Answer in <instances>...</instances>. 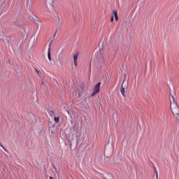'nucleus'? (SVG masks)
<instances>
[{
	"label": "nucleus",
	"instance_id": "nucleus-1",
	"mask_svg": "<svg viewBox=\"0 0 179 179\" xmlns=\"http://www.w3.org/2000/svg\"><path fill=\"white\" fill-rule=\"evenodd\" d=\"M171 96L172 99V101L171 99V110L174 115H176V118L177 120H176V122H177V124H179V106L176 102V99H174V96L171 94Z\"/></svg>",
	"mask_w": 179,
	"mask_h": 179
},
{
	"label": "nucleus",
	"instance_id": "nucleus-2",
	"mask_svg": "<svg viewBox=\"0 0 179 179\" xmlns=\"http://www.w3.org/2000/svg\"><path fill=\"white\" fill-rule=\"evenodd\" d=\"M101 85V83H96V85L94 86V88H93V92L92 94V96H95L96 94L100 92Z\"/></svg>",
	"mask_w": 179,
	"mask_h": 179
},
{
	"label": "nucleus",
	"instance_id": "nucleus-3",
	"mask_svg": "<svg viewBox=\"0 0 179 179\" xmlns=\"http://www.w3.org/2000/svg\"><path fill=\"white\" fill-rule=\"evenodd\" d=\"M78 53L73 55V64H75V66H78Z\"/></svg>",
	"mask_w": 179,
	"mask_h": 179
},
{
	"label": "nucleus",
	"instance_id": "nucleus-4",
	"mask_svg": "<svg viewBox=\"0 0 179 179\" xmlns=\"http://www.w3.org/2000/svg\"><path fill=\"white\" fill-rule=\"evenodd\" d=\"M124 81H123L122 83L120 91H121L122 96H125V87H124Z\"/></svg>",
	"mask_w": 179,
	"mask_h": 179
},
{
	"label": "nucleus",
	"instance_id": "nucleus-5",
	"mask_svg": "<svg viewBox=\"0 0 179 179\" xmlns=\"http://www.w3.org/2000/svg\"><path fill=\"white\" fill-rule=\"evenodd\" d=\"M50 50H51V48H49V49H48V59H49V61H51V52H50Z\"/></svg>",
	"mask_w": 179,
	"mask_h": 179
},
{
	"label": "nucleus",
	"instance_id": "nucleus-6",
	"mask_svg": "<svg viewBox=\"0 0 179 179\" xmlns=\"http://www.w3.org/2000/svg\"><path fill=\"white\" fill-rule=\"evenodd\" d=\"M67 140H69V141L71 143V141H73V134H72L71 136H69V138H67Z\"/></svg>",
	"mask_w": 179,
	"mask_h": 179
},
{
	"label": "nucleus",
	"instance_id": "nucleus-7",
	"mask_svg": "<svg viewBox=\"0 0 179 179\" xmlns=\"http://www.w3.org/2000/svg\"><path fill=\"white\" fill-rule=\"evenodd\" d=\"M154 171H155V176H157V179H158V171L156 166H154Z\"/></svg>",
	"mask_w": 179,
	"mask_h": 179
},
{
	"label": "nucleus",
	"instance_id": "nucleus-8",
	"mask_svg": "<svg viewBox=\"0 0 179 179\" xmlns=\"http://www.w3.org/2000/svg\"><path fill=\"white\" fill-rule=\"evenodd\" d=\"M114 17L118 16L117 10H113V15Z\"/></svg>",
	"mask_w": 179,
	"mask_h": 179
},
{
	"label": "nucleus",
	"instance_id": "nucleus-9",
	"mask_svg": "<svg viewBox=\"0 0 179 179\" xmlns=\"http://www.w3.org/2000/svg\"><path fill=\"white\" fill-rule=\"evenodd\" d=\"M48 114L50 115V117H54L55 116V113L52 110H49Z\"/></svg>",
	"mask_w": 179,
	"mask_h": 179
},
{
	"label": "nucleus",
	"instance_id": "nucleus-10",
	"mask_svg": "<svg viewBox=\"0 0 179 179\" xmlns=\"http://www.w3.org/2000/svg\"><path fill=\"white\" fill-rule=\"evenodd\" d=\"M55 122H56V124H58L59 122V117H55Z\"/></svg>",
	"mask_w": 179,
	"mask_h": 179
},
{
	"label": "nucleus",
	"instance_id": "nucleus-11",
	"mask_svg": "<svg viewBox=\"0 0 179 179\" xmlns=\"http://www.w3.org/2000/svg\"><path fill=\"white\" fill-rule=\"evenodd\" d=\"M0 147L2 148L4 151L7 152L5 147H3L1 143H0Z\"/></svg>",
	"mask_w": 179,
	"mask_h": 179
},
{
	"label": "nucleus",
	"instance_id": "nucleus-12",
	"mask_svg": "<svg viewBox=\"0 0 179 179\" xmlns=\"http://www.w3.org/2000/svg\"><path fill=\"white\" fill-rule=\"evenodd\" d=\"M110 22H111V23H113L114 22V15H112Z\"/></svg>",
	"mask_w": 179,
	"mask_h": 179
},
{
	"label": "nucleus",
	"instance_id": "nucleus-13",
	"mask_svg": "<svg viewBox=\"0 0 179 179\" xmlns=\"http://www.w3.org/2000/svg\"><path fill=\"white\" fill-rule=\"evenodd\" d=\"M115 20L116 22L118 21V16H115Z\"/></svg>",
	"mask_w": 179,
	"mask_h": 179
},
{
	"label": "nucleus",
	"instance_id": "nucleus-14",
	"mask_svg": "<svg viewBox=\"0 0 179 179\" xmlns=\"http://www.w3.org/2000/svg\"><path fill=\"white\" fill-rule=\"evenodd\" d=\"M50 179H54V178H52V176L49 177Z\"/></svg>",
	"mask_w": 179,
	"mask_h": 179
},
{
	"label": "nucleus",
	"instance_id": "nucleus-15",
	"mask_svg": "<svg viewBox=\"0 0 179 179\" xmlns=\"http://www.w3.org/2000/svg\"><path fill=\"white\" fill-rule=\"evenodd\" d=\"M36 72H37V73H38L39 71L38 70H36Z\"/></svg>",
	"mask_w": 179,
	"mask_h": 179
}]
</instances>
